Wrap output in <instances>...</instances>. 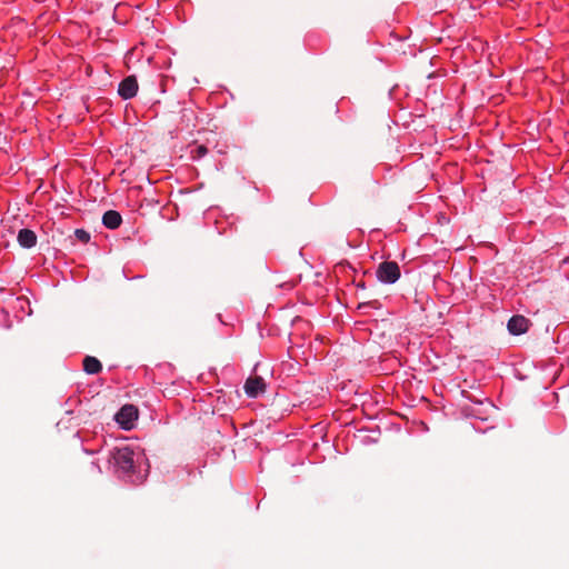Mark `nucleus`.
<instances>
[{"label":"nucleus","instance_id":"obj_1","mask_svg":"<svg viewBox=\"0 0 569 569\" xmlns=\"http://www.w3.org/2000/svg\"><path fill=\"white\" fill-rule=\"evenodd\" d=\"M110 463L119 477L127 478L131 482L142 481L143 476L136 475L134 452L129 447L114 448L110 453Z\"/></svg>","mask_w":569,"mask_h":569},{"label":"nucleus","instance_id":"obj_2","mask_svg":"<svg viewBox=\"0 0 569 569\" xmlns=\"http://www.w3.org/2000/svg\"><path fill=\"white\" fill-rule=\"evenodd\" d=\"M400 268L396 261H383L377 270L376 277L381 283L392 284L400 278Z\"/></svg>","mask_w":569,"mask_h":569},{"label":"nucleus","instance_id":"obj_3","mask_svg":"<svg viewBox=\"0 0 569 569\" xmlns=\"http://www.w3.org/2000/svg\"><path fill=\"white\" fill-rule=\"evenodd\" d=\"M137 419L138 410L132 405L123 406L116 415V421L123 430H130L133 428Z\"/></svg>","mask_w":569,"mask_h":569},{"label":"nucleus","instance_id":"obj_4","mask_svg":"<svg viewBox=\"0 0 569 569\" xmlns=\"http://www.w3.org/2000/svg\"><path fill=\"white\" fill-rule=\"evenodd\" d=\"M243 389L249 398L254 399L266 392L267 383L262 377L254 375L247 378Z\"/></svg>","mask_w":569,"mask_h":569},{"label":"nucleus","instance_id":"obj_5","mask_svg":"<svg viewBox=\"0 0 569 569\" xmlns=\"http://www.w3.org/2000/svg\"><path fill=\"white\" fill-rule=\"evenodd\" d=\"M138 92V81L136 77L129 76L124 78L118 86V94L123 100H129L136 97Z\"/></svg>","mask_w":569,"mask_h":569},{"label":"nucleus","instance_id":"obj_6","mask_svg":"<svg viewBox=\"0 0 569 569\" xmlns=\"http://www.w3.org/2000/svg\"><path fill=\"white\" fill-rule=\"evenodd\" d=\"M529 320L523 316H512L507 323L508 331L513 336H520L528 331Z\"/></svg>","mask_w":569,"mask_h":569},{"label":"nucleus","instance_id":"obj_7","mask_svg":"<svg viewBox=\"0 0 569 569\" xmlns=\"http://www.w3.org/2000/svg\"><path fill=\"white\" fill-rule=\"evenodd\" d=\"M37 234L33 230L23 228L18 232L17 240L20 247L31 249L37 244Z\"/></svg>","mask_w":569,"mask_h":569},{"label":"nucleus","instance_id":"obj_8","mask_svg":"<svg viewBox=\"0 0 569 569\" xmlns=\"http://www.w3.org/2000/svg\"><path fill=\"white\" fill-rule=\"evenodd\" d=\"M122 222L121 214L116 210H108L102 216V224L111 230L120 227Z\"/></svg>","mask_w":569,"mask_h":569},{"label":"nucleus","instance_id":"obj_9","mask_svg":"<svg viewBox=\"0 0 569 569\" xmlns=\"http://www.w3.org/2000/svg\"><path fill=\"white\" fill-rule=\"evenodd\" d=\"M83 370L89 375H96L102 370V365L97 358L87 356L83 359Z\"/></svg>","mask_w":569,"mask_h":569},{"label":"nucleus","instance_id":"obj_10","mask_svg":"<svg viewBox=\"0 0 569 569\" xmlns=\"http://www.w3.org/2000/svg\"><path fill=\"white\" fill-rule=\"evenodd\" d=\"M192 158L193 159H200L202 157H204L207 153H208V149L206 146H197L192 151Z\"/></svg>","mask_w":569,"mask_h":569},{"label":"nucleus","instance_id":"obj_11","mask_svg":"<svg viewBox=\"0 0 569 569\" xmlns=\"http://www.w3.org/2000/svg\"><path fill=\"white\" fill-rule=\"evenodd\" d=\"M76 234L82 241H88L90 238L89 233L82 229L76 230Z\"/></svg>","mask_w":569,"mask_h":569}]
</instances>
